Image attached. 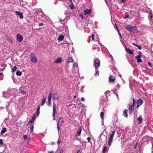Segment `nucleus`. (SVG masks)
Instances as JSON below:
<instances>
[{
	"instance_id": "nucleus-47",
	"label": "nucleus",
	"mask_w": 153,
	"mask_h": 153,
	"mask_svg": "<svg viewBox=\"0 0 153 153\" xmlns=\"http://www.w3.org/2000/svg\"><path fill=\"white\" fill-rule=\"evenodd\" d=\"M81 104V105H80L81 107H83V108H84L85 107V105L84 104Z\"/></svg>"
},
{
	"instance_id": "nucleus-43",
	"label": "nucleus",
	"mask_w": 153,
	"mask_h": 153,
	"mask_svg": "<svg viewBox=\"0 0 153 153\" xmlns=\"http://www.w3.org/2000/svg\"><path fill=\"white\" fill-rule=\"evenodd\" d=\"M23 138L24 140H26L27 138V137L26 135H25L23 136Z\"/></svg>"
},
{
	"instance_id": "nucleus-58",
	"label": "nucleus",
	"mask_w": 153,
	"mask_h": 153,
	"mask_svg": "<svg viewBox=\"0 0 153 153\" xmlns=\"http://www.w3.org/2000/svg\"><path fill=\"white\" fill-rule=\"evenodd\" d=\"M121 3H123L126 1V0H121Z\"/></svg>"
},
{
	"instance_id": "nucleus-11",
	"label": "nucleus",
	"mask_w": 153,
	"mask_h": 153,
	"mask_svg": "<svg viewBox=\"0 0 153 153\" xmlns=\"http://www.w3.org/2000/svg\"><path fill=\"white\" fill-rule=\"evenodd\" d=\"M63 122L64 120L62 118L60 117L59 119L58 120V123H58L59 125L60 126H62V125L63 124Z\"/></svg>"
},
{
	"instance_id": "nucleus-38",
	"label": "nucleus",
	"mask_w": 153,
	"mask_h": 153,
	"mask_svg": "<svg viewBox=\"0 0 153 153\" xmlns=\"http://www.w3.org/2000/svg\"><path fill=\"white\" fill-rule=\"evenodd\" d=\"M106 149H107V146H104V147L103 149V153H105V151H106Z\"/></svg>"
},
{
	"instance_id": "nucleus-33",
	"label": "nucleus",
	"mask_w": 153,
	"mask_h": 153,
	"mask_svg": "<svg viewBox=\"0 0 153 153\" xmlns=\"http://www.w3.org/2000/svg\"><path fill=\"white\" fill-rule=\"evenodd\" d=\"M33 122V121L30 120L28 122V123L27 125V126H29L31 125L32 124Z\"/></svg>"
},
{
	"instance_id": "nucleus-9",
	"label": "nucleus",
	"mask_w": 153,
	"mask_h": 153,
	"mask_svg": "<svg viewBox=\"0 0 153 153\" xmlns=\"http://www.w3.org/2000/svg\"><path fill=\"white\" fill-rule=\"evenodd\" d=\"M15 13L16 14L18 15L19 16V18L20 19H22L23 18V15L22 12H20L19 11H16Z\"/></svg>"
},
{
	"instance_id": "nucleus-16",
	"label": "nucleus",
	"mask_w": 153,
	"mask_h": 153,
	"mask_svg": "<svg viewBox=\"0 0 153 153\" xmlns=\"http://www.w3.org/2000/svg\"><path fill=\"white\" fill-rule=\"evenodd\" d=\"M40 108V105H39L37 108L36 109V114H37V116H36L37 117L38 116L39 114V110Z\"/></svg>"
},
{
	"instance_id": "nucleus-51",
	"label": "nucleus",
	"mask_w": 153,
	"mask_h": 153,
	"mask_svg": "<svg viewBox=\"0 0 153 153\" xmlns=\"http://www.w3.org/2000/svg\"><path fill=\"white\" fill-rule=\"evenodd\" d=\"M115 27L117 32L119 31L118 29V27L116 24H115Z\"/></svg>"
},
{
	"instance_id": "nucleus-40",
	"label": "nucleus",
	"mask_w": 153,
	"mask_h": 153,
	"mask_svg": "<svg viewBox=\"0 0 153 153\" xmlns=\"http://www.w3.org/2000/svg\"><path fill=\"white\" fill-rule=\"evenodd\" d=\"M64 152V150L63 149H61L59 150V153H63Z\"/></svg>"
},
{
	"instance_id": "nucleus-29",
	"label": "nucleus",
	"mask_w": 153,
	"mask_h": 153,
	"mask_svg": "<svg viewBox=\"0 0 153 153\" xmlns=\"http://www.w3.org/2000/svg\"><path fill=\"white\" fill-rule=\"evenodd\" d=\"M137 60V61L138 62H142V60L141 58H135Z\"/></svg>"
},
{
	"instance_id": "nucleus-36",
	"label": "nucleus",
	"mask_w": 153,
	"mask_h": 153,
	"mask_svg": "<svg viewBox=\"0 0 153 153\" xmlns=\"http://www.w3.org/2000/svg\"><path fill=\"white\" fill-rule=\"evenodd\" d=\"M7 94V93L6 92H3V96L5 97L6 98H8L7 97H6V95Z\"/></svg>"
},
{
	"instance_id": "nucleus-31",
	"label": "nucleus",
	"mask_w": 153,
	"mask_h": 153,
	"mask_svg": "<svg viewBox=\"0 0 153 153\" xmlns=\"http://www.w3.org/2000/svg\"><path fill=\"white\" fill-rule=\"evenodd\" d=\"M99 71H97L96 70V71L95 74V76H97L99 75Z\"/></svg>"
},
{
	"instance_id": "nucleus-21",
	"label": "nucleus",
	"mask_w": 153,
	"mask_h": 153,
	"mask_svg": "<svg viewBox=\"0 0 153 153\" xmlns=\"http://www.w3.org/2000/svg\"><path fill=\"white\" fill-rule=\"evenodd\" d=\"M7 129L6 128H2V129L1 131V134H3L5 133Z\"/></svg>"
},
{
	"instance_id": "nucleus-6",
	"label": "nucleus",
	"mask_w": 153,
	"mask_h": 153,
	"mask_svg": "<svg viewBox=\"0 0 153 153\" xmlns=\"http://www.w3.org/2000/svg\"><path fill=\"white\" fill-rule=\"evenodd\" d=\"M143 101L141 99H138L137 101V108L138 109L139 107L142 104Z\"/></svg>"
},
{
	"instance_id": "nucleus-2",
	"label": "nucleus",
	"mask_w": 153,
	"mask_h": 153,
	"mask_svg": "<svg viewBox=\"0 0 153 153\" xmlns=\"http://www.w3.org/2000/svg\"><path fill=\"white\" fill-rule=\"evenodd\" d=\"M133 102L132 104L129 105V114L132 113L134 110V103L136 102V100L135 98H133Z\"/></svg>"
},
{
	"instance_id": "nucleus-45",
	"label": "nucleus",
	"mask_w": 153,
	"mask_h": 153,
	"mask_svg": "<svg viewBox=\"0 0 153 153\" xmlns=\"http://www.w3.org/2000/svg\"><path fill=\"white\" fill-rule=\"evenodd\" d=\"M96 46H97V45H94L93 47V49L94 50L97 49V48H96Z\"/></svg>"
},
{
	"instance_id": "nucleus-37",
	"label": "nucleus",
	"mask_w": 153,
	"mask_h": 153,
	"mask_svg": "<svg viewBox=\"0 0 153 153\" xmlns=\"http://www.w3.org/2000/svg\"><path fill=\"white\" fill-rule=\"evenodd\" d=\"M73 62V59L72 58H70L69 59H68V63L71 62Z\"/></svg>"
},
{
	"instance_id": "nucleus-64",
	"label": "nucleus",
	"mask_w": 153,
	"mask_h": 153,
	"mask_svg": "<svg viewBox=\"0 0 153 153\" xmlns=\"http://www.w3.org/2000/svg\"><path fill=\"white\" fill-rule=\"evenodd\" d=\"M137 144L136 143L135 145V148H136L137 147Z\"/></svg>"
},
{
	"instance_id": "nucleus-63",
	"label": "nucleus",
	"mask_w": 153,
	"mask_h": 153,
	"mask_svg": "<svg viewBox=\"0 0 153 153\" xmlns=\"http://www.w3.org/2000/svg\"><path fill=\"white\" fill-rule=\"evenodd\" d=\"M116 96H117V98L119 99V97H118V94H116Z\"/></svg>"
},
{
	"instance_id": "nucleus-34",
	"label": "nucleus",
	"mask_w": 153,
	"mask_h": 153,
	"mask_svg": "<svg viewBox=\"0 0 153 153\" xmlns=\"http://www.w3.org/2000/svg\"><path fill=\"white\" fill-rule=\"evenodd\" d=\"M141 53L140 52H139V54L138 55H137L135 57H141Z\"/></svg>"
},
{
	"instance_id": "nucleus-15",
	"label": "nucleus",
	"mask_w": 153,
	"mask_h": 153,
	"mask_svg": "<svg viewBox=\"0 0 153 153\" xmlns=\"http://www.w3.org/2000/svg\"><path fill=\"white\" fill-rule=\"evenodd\" d=\"M62 59L61 58H57V59L54 61V63L56 64L60 63L62 62Z\"/></svg>"
},
{
	"instance_id": "nucleus-59",
	"label": "nucleus",
	"mask_w": 153,
	"mask_h": 153,
	"mask_svg": "<svg viewBox=\"0 0 153 153\" xmlns=\"http://www.w3.org/2000/svg\"><path fill=\"white\" fill-rule=\"evenodd\" d=\"M21 93H22L23 94H25V93L23 91H21Z\"/></svg>"
},
{
	"instance_id": "nucleus-5",
	"label": "nucleus",
	"mask_w": 153,
	"mask_h": 153,
	"mask_svg": "<svg viewBox=\"0 0 153 153\" xmlns=\"http://www.w3.org/2000/svg\"><path fill=\"white\" fill-rule=\"evenodd\" d=\"M56 105L55 103H53V111L52 116L53 120L55 118L56 111Z\"/></svg>"
},
{
	"instance_id": "nucleus-8",
	"label": "nucleus",
	"mask_w": 153,
	"mask_h": 153,
	"mask_svg": "<svg viewBox=\"0 0 153 153\" xmlns=\"http://www.w3.org/2000/svg\"><path fill=\"white\" fill-rule=\"evenodd\" d=\"M82 131V128L80 127L76 132V137H78L81 134V132Z\"/></svg>"
},
{
	"instance_id": "nucleus-27",
	"label": "nucleus",
	"mask_w": 153,
	"mask_h": 153,
	"mask_svg": "<svg viewBox=\"0 0 153 153\" xmlns=\"http://www.w3.org/2000/svg\"><path fill=\"white\" fill-rule=\"evenodd\" d=\"M16 69H17V67H16V66H13V67L12 69V71H11L12 72H14L16 70Z\"/></svg>"
},
{
	"instance_id": "nucleus-3",
	"label": "nucleus",
	"mask_w": 153,
	"mask_h": 153,
	"mask_svg": "<svg viewBox=\"0 0 153 153\" xmlns=\"http://www.w3.org/2000/svg\"><path fill=\"white\" fill-rule=\"evenodd\" d=\"M100 62L98 59H95L94 60V66L95 68H97L100 66Z\"/></svg>"
},
{
	"instance_id": "nucleus-20",
	"label": "nucleus",
	"mask_w": 153,
	"mask_h": 153,
	"mask_svg": "<svg viewBox=\"0 0 153 153\" xmlns=\"http://www.w3.org/2000/svg\"><path fill=\"white\" fill-rule=\"evenodd\" d=\"M46 100V97H43L42 100V105H43L44 103H45Z\"/></svg>"
},
{
	"instance_id": "nucleus-39",
	"label": "nucleus",
	"mask_w": 153,
	"mask_h": 153,
	"mask_svg": "<svg viewBox=\"0 0 153 153\" xmlns=\"http://www.w3.org/2000/svg\"><path fill=\"white\" fill-rule=\"evenodd\" d=\"M30 57H35V55L34 53H31L30 55Z\"/></svg>"
},
{
	"instance_id": "nucleus-23",
	"label": "nucleus",
	"mask_w": 153,
	"mask_h": 153,
	"mask_svg": "<svg viewBox=\"0 0 153 153\" xmlns=\"http://www.w3.org/2000/svg\"><path fill=\"white\" fill-rule=\"evenodd\" d=\"M133 44L138 47V49L139 50H141L142 49V47L141 46H139V45L136 44L135 43H133Z\"/></svg>"
},
{
	"instance_id": "nucleus-32",
	"label": "nucleus",
	"mask_w": 153,
	"mask_h": 153,
	"mask_svg": "<svg viewBox=\"0 0 153 153\" xmlns=\"http://www.w3.org/2000/svg\"><path fill=\"white\" fill-rule=\"evenodd\" d=\"M104 113L103 112H101L100 113V117L101 118L102 120L104 118Z\"/></svg>"
},
{
	"instance_id": "nucleus-14",
	"label": "nucleus",
	"mask_w": 153,
	"mask_h": 153,
	"mask_svg": "<svg viewBox=\"0 0 153 153\" xmlns=\"http://www.w3.org/2000/svg\"><path fill=\"white\" fill-rule=\"evenodd\" d=\"M125 50L126 52L130 54H132L133 53V52L129 48H125Z\"/></svg>"
},
{
	"instance_id": "nucleus-35",
	"label": "nucleus",
	"mask_w": 153,
	"mask_h": 153,
	"mask_svg": "<svg viewBox=\"0 0 153 153\" xmlns=\"http://www.w3.org/2000/svg\"><path fill=\"white\" fill-rule=\"evenodd\" d=\"M33 128H34V127H33V125H32L31 126V127L30 129V132H33Z\"/></svg>"
},
{
	"instance_id": "nucleus-60",
	"label": "nucleus",
	"mask_w": 153,
	"mask_h": 153,
	"mask_svg": "<svg viewBox=\"0 0 153 153\" xmlns=\"http://www.w3.org/2000/svg\"><path fill=\"white\" fill-rule=\"evenodd\" d=\"M48 153H53V152L52 151H51V152L49 151L48 152Z\"/></svg>"
},
{
	"instance_id": "nucleus-13",
	"label": "nucleus",
	"mask_w": 153,
	"mask_h": 153,
	"mask_svg": "<svg viewBox=\"0 0 153 153\" xmlns=\"http://www.w3.org/2000/svg\"><path fill=\"white\" fill-rule=\"evenodd\" d=\"M84 12L85 15L90 14L91 13V10L90 9L85 10Z\"/></svg>"
},
{
	"instance_id": "nucleus-22",
	"label": "nucleus",
	"mask_w": 153,
	"mask_h": 153,
	"mask_svg": "<svg viewBox=\"0 0 153 153\" xmlns=\"http://www.w3.org/2000/svg\"><path fill=\"white\" fill-rule=\"evenodd\" d=\"M31 62L33 63H36L37 62L36 58H31Z\"/></svg>"
},
{
	"instance_id": "nucleus-1",
	"label": "nucleus",
	"mask_w": 153,
	"mask_h": 153,
	"mask_svg": "<svg viewBox=\"0 0 153 153\" xmlns=\"http://www.w3.org/2000/svg\"><path fill=\"white\" fill-rule=\"evenodd\" d=\"M125 27L128 30L130 31H131L132 30H133L134 32L137 31L136 27H133L130 25H126L125 26Z\"/></svg>"
},
{
	"instance_id": "nucleus-25",
	"label": "nucleus",
	"mask_w": 153,
	"mask_h": 153,
	"mask_svg": "<svg viewBox=\"0 0 153 153\" xmlns=\"http://www.w3.org/2000/svg\"><path fill=\"white\" fill-rule=\"evenodd\" d=\"M127 110H125L123 112L124 115L126 117H127Z\"/></svg>"
},
{
	"instance_id": "nucleus-46",
	"label": "nucleus",
	"mask_w": 153,
	"mask_h": 153,
	"mask_svg": "<svg viewBox=\"0 0 153 153\" xmlns=\"http://www.w3.org/2000/svg\"><path fill=\"white\" fill-rule=\"evenodd\" d=\"M94 35H93V34H92V40L93 41H94Z\"/></svg>"
},
{
	"instance_id": "nucleus-53",
	"label": "nucleus",
	"mask_w": 153,
	"mask_h": 153,
	"mask_svg": "<svg viewBox=\"0 0 153 153\" xmlns=\"http://www.w3.org/2000/svg\"><path fill=\"white\" fill-rule=\"evenodd\" d=\"M109 91H106L105 92V94H106V96H107V94H108Z\"/></svg>"
},
{
	"instance_id": "nucleus-56",
	"label": "nucleus",
	"mask_w": 153,
	"mask_h": 153,
	"mask_svg": "<svg viewBox=\"0 0 153 153\" xmlns=\"http://www.w3.org/2000/svg\"><path fill=\"white\" fill-rule=\"evenodd\" d=\"M81 153V150L80 149L78 150L77 152V153Z\"/></svg>"
},
{
	"instance_id": "nucleus-54",
	"label": "nucleus",
	"mask_w": 153,
	"mask_h": 153,
	"mask_svg": "<svg viewBox=\"0 0 153 153\" xmlns=\"http://www.w3.org/2000/svg\"><path fill=\"white\" fill-rule=\"evenodd\" d=\"M87 140H88V142H90V137H88L87 138Z\"/></svg>"
},
{
	"instance_id": "nucleus-28",
	"label": "nucleus",
	"mask_w": 153,
	"mask_h": 153,
	"mask_svg": "<svg viewBox=\"0 0 153 153\" xmlns=\"http://www.w3.org/2000/svg\"><path fill=\"white\" fill-rule=\"evenodd\" d=\"M35 118H36V114H33V117H32V118L31 120L33 122L35 119Z\"/></svg>"
},
{
	"instance_id": "nucleus-30",
	"label": "nucleus",
	"mask_w": 153,
	"mask_h": 153,
	"mask_svg": "<svg viewBox=\"0 0 153 153\" xmlns=\"http://www.w3.org/2000/svg\"><path fill=\"white\" fill-rule=\"evenodd\" d=\"M149 19L153 20V15L152 13H151L150 15L149 16Z\"/></svg>"
},
{
	"instance_id": "nucleus-10",
	"label": "nucleus",
	"mask_w": 153,
	"mask_h": 153,
	"mask_svg": "<svg viewBox=\"0 0 153 153\" xmlns=\"http://www.w3.org/2000/svg\"><path fill=\"white\" fill-rule=\"evenodd\" d=\"M52 97V92H51L48 95V105H49L51 104V99Z\"/></svg>"
},
{
	"instance_id": "nucleus-7",
	"label": "nucleus",
	"mask_w": 153,
	"mask_h": 153,
	"mask_svg": "<svg viewBox=\"0 0 153 153\" xmlns=\"http://www.w3.org/2000/svg\"><path fill=\"white\" fill-rule=\"evenodd\" d=\"M16 38L17 41L19 42H21L23 39L22 36L20 34H17Z\"/></svg>"
},
{
	"instance_id": "nucleus-44",
	"label": "nucleus",
	"mask_w": 153,
	"mask_h": 153,
	"mask_svg": "<svg viewBox=\"0 0 153 153\" xmlns=\"http://www.w3.org/2000/svg\"><path fill=\"white\" fill-rule=\"evenodd\" d=\"M98 44L100 45V46L101 47H103L104 46L102 45V44L100 43V42L98 41Z\"/></svg>"
},
{
	"instance_id": "nucleus-62",
	"label": "nucleus",
	"mask_w": 153,
	"mask_h": 153,
	"mask_svg": "<svg viewBox=\"0 0 153 153\" xmlns=\"http://www.w3.org/2000/svg\"><path fill=\"white\" fill-rule=\"evenodd\" d=\"M74 99H75L76 98V95H74Z\"/></svg>"
},
{
	"instance_id": "nucleus-41",
	"label": "nucleus",
	"mask_w": 153,
	"mask_h": 153,
	"mask_svg": "<svg viewBox=\"0 0 153 153\" xmlns=\"http://www.w3.org/2000/svg\"><path fill=\"white\" fill-rule=\"evenodd\" d=\"M3 144V141L2 139H0V144L2 145Z\"/></svg>"
},
{
	"instance_id": "nucleus-50",
	"label": "nucleus",
	"mask_w": 153,
	"mask_h": 153,
	"mask_svg": "<svg viewBox=\"0 0 153 153\" xmlns=\"http://www.w3.org/2000/svg\"><path fill=\"white\" fill-rule=\"evenodd\" d=\"M118 34H119V35H120V38H122V37L121 36V34L120 33V32H119V31H118Z\"/></svg>"
},
{
	"instance_id": "nucleus-4",
	"label": "nucleus",
	"mask_w": 153,
	"mask_h": 153,
	"mask_svg": "<svg viewBox=\"0 0 153 153\" xmlns=\"http://www.w3.org/2000/svg\"><path fill=\"white\" fill-rule=\"evenodd\" d=\"M115 131H112V133L111 134L109 138V141L108 142V145L109 147L111 146V144L112 142V140L114 135Z\"/></svg>"
},
{
	"instance_id": "nucleus-55",
	"label": "nucleus",
	"mask_w": 153,
	"mask_h": 153,
	"mask_svg": "<svg viewBox=\"0 0 153 153\" xmlns=\"http://www.w3.org/2000/svg\"><path fill=\"white\" fill-rule=\"evenodd\" d=\"M81 100L84 101H85V99L84 97H82L81 99Z\"/></svg>"
},
{
	"instance_id": "nucleus-42",
	"label": "nucleus",
	"mask_w": 153,
	"mask_h": 153,
	"mask_svg": "<svg viewBox=\"0 0 153 153\" xmlns=\"http://www.w3.org/2000/svg\"><path fill=\"white\" fill-rule=\"evenodd\" d=\"M58 123H57V130L58 131H59L60 130V127Z\"/></svg>"
},
{
	"instance_id": "nucleus-26",
	"label": "nucleus",
	"mask_w": 153,
	"mask_h": 153,
	"mask_svg": "<svg viewBox=\"0 0 153 153\" xmlns=\"http://www.w3.org/2000/svg\"><path fill=\"white\" fill-rule=\"evenodd\" d=\"M16 74L18 76H20L22 75V73L19 70L17 71L16 72Z\"/></svg>"
},
{
	"instance_id": "nucleus-24",
	"label": "nucleus",
	"mask_w": 153,
	"mask_h": 153,
	"mask_svg": "<svg viewBox=\"0 0 153 153\" xmlns=\"http://www.w3.org/2000/svg\"><path fill=\"white\" fill-rule=\"evenodd\" d=\"M137 120L138 121H139V124H140L142 122L143 119L142 117H139L138 118Z\"/></svg>"
},
{
	"instance_id": "nucleus-12",
	"label": "nucleus",
	"mask_w": 153,
	"mask_h": 153,
	"mask_svg": "<svg viewBox=\"0 0 153 153\" xmlns=\"http://www.w3.org/2000/svg\"><path fill=\"white\" fill-rule=\"evenodd\" d=\"M115 80V78L113 76H111L109 78V81L111 82H114Z\"/></svg>"
},
{
	"instance_id": "nucleus-18",
	"label": "nucleus",
	"mask_w": 153,
	"mask_h": 153,
	"mask_svg": "<svg viewBox=\"0 0 153 153\" xmlns=\"http://www.w3.org/2000/svg\"><path fill=\"white\" fill-rule=\"evenodd\" d=\"M64 38V36L63 35H61L59 37L58 40L59 41H60L62 40Z\"/></svg>"
},
{
	"instance_id": "nucleus-57",
	"label": "nucleus",
	"mask_w": 153,
	"mask_h": 153,
	"mask_svg": "<svg viewBox=\"0 0 153 153\" xmlns=\"http://www.w3.org/2000/svg\"><path fill=\"white\" fill-rule=\"evenodd\" d=\"M43 25V24L42 23H39V25H38V26H42V25Z\"/></svg>"
},
{
	"instance_id": "nucleus-19",
	"label": "nucleus",
	"mask_w": 153,
	"mask_h": 153,
	"mask_svg": "<svg viewBox=\"0 0 153 153\" xmlns=\"http://www.w3.org/2000/svg\"><path fill=\"white\" fill-rule=\"evenodd\" d=\"M73 68L74 69L76 70V69H78V65L77 63H74L73 64Z\"/></svg>"
},
{
	"instance_id": "nucleus-61",
	"label": "nucleus",
	"mask_w": 153,
	"mask_h": 153,
	"mask_svg": "<svg viewBox=\"0 0 153 153\" xmlns=\"http://www.w3.org/2000/svg\"><path fill=\"white\" fill-rule=\"evenodd\" d=\"M129 17V16L128 15H127L126 16V18H128Z\"/></svg>"
},
{
	"instance_id": "nucleus-48",
	"label": "nucleus",
	"mask_w": 153,
	"mask_h": 153,
	"mask_svg": "<svg viewBox=\"0 0 153 153\" xmlns=\"http://www.w3.org/2000/svg\"><path fill=\"white\" fill-rule=\"evenodd\" d=\"M61 143V141H60V139H59V138L58 139V141L57 142V144H60V143Z\"/></svg>"
},
{
	"instance_id": "nucleus-17",
	"label": "nucleus",
	"mask_w": 153,
	"mask_h": 153,
	"mask_svg": "<svg viewBox=\"0 0 153 153\" xmlns=\"http://www.w3.org/2000/svg\"><path fill=\"white\" fill-rule=\"evenodd\" d=\"M53 97L55 100H58L59 97L58 94H53Z\"/></svg>"
},
{
	"instance_id": "nucleus-52",
	"label": "nucleus",
	"mask_w": 153,
	"mask_h": 153,
	"mask_svg": "<svg viewBox=\"0 0 153 153\" xmlns=\"http://www.w3.org/2000/svg\"><path fill=\"white\" fill-rule=\"evenodd\" d=\"M148 64L150 66V67H152V65H151V63L150 62H148Z\"/></svg>"
},
{
	"instance_id": "nucleus-49",
	"label": "nucleus",
	"mask_w": 153,
	"mask_h": 153,
	"mask_svg": "<svg viewBox=\"0 0 153 153\" xmlns=\"http://www.w3.org/2000/svg\"><path fill=\"white\" fill-rule=\"evenodd\" d=\"M79 16L81 18H82V19H83V16L82 14H80L79 15Z\"/></svg>"
}]
</instances>
